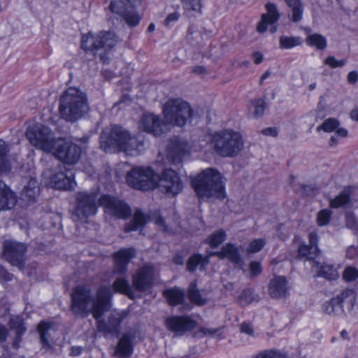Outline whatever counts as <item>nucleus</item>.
I'll return each mask as SVG.
<instances>
[{
  "label": "nucleus",
  "mask_w": 358,
  "mask_h": 358,
  "mask_svg": "<svg viewBox=\"0 0 358 358\" xmlns=\"http://www.w3.org/2000/svg\"><path fill=\"white\" fill-rule=\"evenodd\" d=\"M51 329V324L47 322H41L37 327L38 332L40 336V342L44 346L48 348H50V345L48 341L49 331Z\"/></svg>",
  "instance_id": "obj_39"
},
{
  "label": "nucleus",
  "mask_w": 358,
  "mask_h": 358,
  "mask_svg": "<svg viewBox=\"0 0 358 358\" xmlns=\"http://www.w3.org/2000/svg\"><path fill=\"white\" fill-rule=\"evenodd\" d=\"M152 220L156 225L159 226V227H162V230L163 231H167V228L165 224V222L161 216L156 215V216L153 217Z\"/></svg>",
  "instance_id": "obj_56"
},
{
  "label": "nucleus",
  "mask_w": 358,
  "mask_h": 358,
  "mask_svg": "<svg viewBox=\"0 0 358 358\" xmlns=\"http://www.w3.org/2000/svg\"><path fill=\"white\" fill-rule=\"evenodd\" d=\"M180 14L178 12H173L169 14L164 21V24L167 27H171L179 20Z\"/></svg>",
  "instance_id": "obj_52"
},
{
  "label": "nucleus",
  "mask_w": 358,
  "mask_h": 358,
  "mask_svg": "<svg viewBox=\"0 0 358 358\" xmlns=\"http://www.w3.org/2000/svg\"><path fill=\"white\" fill-rule=\"evenodd\" d=\"M111 296L112 290L109 286L100 287L94 296L88 285H78L71 294V310L75 315L83 317L91 313L96 320L98 331L104 337L117 336L120 324L128 313L125 310H115L110 313L107 321L101 319L110 308Z\"/></svg>",
  "instance_id": "obj_1"
},
{
  "label": "nucleus",
  "mask_w": 358,
  "mask_h": 358,
  "mask_svg": "<svg viewBox=\"0 0 358 358\" xmlns=\"http://www.w3.org/2000/svg\"><path fill=\"white\" fill-rule=\"evenodd\" d=\"M135 331H129L124 333L120 338L113 356L118 358H128L131 356L134 351V342Z\"/></svg>",
  "instance_id": "obj_21"
},
{
  "label": "nucleus",
  "mask_w": 358,
  "mask_h": 358,
  "mask_svg": "<svg viewBox=\"0 0 358 358\" xmlns=\"http://www.w3.org/2000/svg\"><path fill=\"white\" fill-rule=\"evenodd\" d=\"M51 152L59 161L68 164H74L80 159L81 149L75 143L58 138Z\"/></svg>",
  "instance_id": "obj_12"
},
{
  "label": "nucleus",
  "mask_w": 358,
  "mask_h": 358,
  "mask_svg": "<svg viewBox=\"0 0 358 358\" xmlns=\"http://www.w3.org/2000/svg\"><path fill=\"white\" fill-rule=\"evenodd\" d=\"M187 296L191 302L202 306L206 303L207 300L202 296L199 290L196 288L195 282H192L187 290Z\"/></svg>",
  "instance_id": "obj_38"
},
{
  "label": "nucleus",
  "mask_w": 358,
  "mask_h": 358,
  "mask_svg": "<svg viewBox=\"0 0 358 358\" xmlns=\"http://www.w3.org/2000/svg\"><path fill=\"white\" fill-rule=\"evenodd\" d=\"M289 287L287 280L284 276H275L269 283L268 292L271 297L279 299L286 297Z\"/></svg>",
  "instance_id": "obj_24"
},
{
  "label": "nucleus",
  "mask_w": 358,
  "mask_h": 358,
  "mask_svg": "<svg viewBox=\"0 0 358 358\" xmlns=\"http://www.w3.org/2000/svg\"><path fill=\"white\" fill-rule=\"evenodd\" d=\"M340 125L339 122L335 118H328L323 123L317 127V131H324V132H332Z\"/></svg>",
  "instance_id": "obj_47"
},
{
  "label": "nucleus",
  "mask_w": 358,
  "mask_h": 358,
  "mask_svg": "<svg viewBox=\"0 0 358 358\" xmlns=\"http://www.w3.org/2000/svg\"><path fill=\"white\" fill-rule=\"evenodd\" d=\"M358 80V73L356 71H350L348 75V80L350 83L354 84Z\"/></svg>",
  "instance_id": "obj_62"
},
{
  "label": "nucleus",
  "mask_w": 358,
  "mask_h": 358,
  "mask_svg": "<svg viewBox=\"0 0 358 358\" xmlns=\"http://www.w3.org/2000/svg\"><path fill=\"white\" fill-rule=\"evenodd\" d=\"M24 334L15 333V338L13 341L12 346L15 349H18L20 348V344L22 341V336Z\"/></svg>",
  "instance_id": "obj_61"
},
{
  "label": "nucleus",
  "mask_w": 358,
  "mask_h": 358,
  "mask_svg": "<svg viewBox=\"0 0 358 358\" xmlns=\"http://www.w3.org/2000/svg\"><path fill=\"white\" fill-rule=\"evenodd\" d=\"M100 146L106 152L117 149L127 155L134 156L139 155L144 150V142L140 136H131L122 127L114 125L103 131Z\"/></svg>",
  "instance_id": "obj_2"
},
{
  "label": "nucleus",
  "mask_w": 358,
  "mask_h": 358,
  "mask_svg": "<svg viewBox=\"0 0 358 358\" xmlns=\"http://www.w3.org/2000/svg\"><path fill=\"white\" fill-rule=\"evenodd\" d=\"M358 219L355 216L354 213L348 212L345 215V225L348 228L352 229L357 222Z\"/></svg>",
  "instance_id": "obj_54"
},
{
  "label": "nucleus",
  "mask_w": 358,
  "mask_h": 358,
  "mask_svg": "<svg viewBox=\"0 0 358 358\" xmlns=\"http://www.w3.org/2000/svg\"><path fill=\"white\" fill-rule=\"evenodd\" d=\"M331 216V211L328 209H323L320 210L317 217V222L319 226L327 225L330 221Z\"/></svg>",
  "instance_id": "obj_49"
},
{
  "label": "nucleus",
  "mask_w": 358,
  "mask_h": 358,
  "mask_svg": "<svg viewBox=\"0 0 358 358\" xmlns=\"http://www.w3.org/2000/svg\"><path fill=\"white\" fill-rule=\"evenodd\" d=\"M313 267L317 271V275L327 280H332L338 278L337 270L332 266L329 264H320L318 262H313Z\"/></svg>",
  "instance_id": "obj_32"
},
{
  "label": "nucleus",
  "mask_w": 358,
  "mask_h": 358,
  "mask_svg": "<svg viewBox=\"0 0 358 358\" xmlns=\"http://www.w3.org/2000/svg\"><path fill=\"white\" fill-rule=\"evenodd\" d=\"M158 186L168 196H175L182 189V183L178 173L171 169H165L161 174Z\"/></svg>",
  "instance_id": "obj_14"
},
{
  "label": "nucleus",
  "mask_w": 358,
  "mask_h": 358,
  "mask_svg": "<svg viewBox=\"0 0 358 358\" xmlns=\"http://www.w3.org/2000/svg\"><path fill=\"white\" fill-rule=\"evenodd\" d=\"M323 311L329 315L338 316L344 313V309L343 306L334 301L333 298L331 301L324 303Z\"/></svg>",
  "instance_id": "obj_40"
},
{
  "label": "nucleus",
  "mask_w": 358,
  "mask_h": 358,
  "mask_svg": "<svg viewBox=\"0 0 358 358\" xmlns=\"http://www.w3.org/2000/svg\"><path fill=\"white\" fill-rule=\"evenodd\" d=\"M334 299L343 306V303H347L352 308L356 301V292L353 289H345Z\"/></svg>",
  "instance_id": "obj_33"
},
{
  "label": "nucleus",
  "mask_w": 358,
  "mask_h": 358,
  "mask_svg": "<svg viewBox=\"0 0 358 358\" xmlns=\"http://www.w3.org/2000/svg\"><path fill=\"white\" fill-rule=\"evenodd\" d=\"M140 127L145 131L158 136L167 131V125L161 118L154 114H145L141 119Z\"/></svg>",
  "instance_id": "obj_18"
},
{
  "label": "nucleus",
  "mask_w": 358,
  "mask_h": 358,
  "mask_svg": "<svg viewBox=\"0 0 358 358\" xmlns=\"http://www.w3.org/2000/svg\"><path fill=\"white\" fill-rule=\"evenodd\" d=\"M163 114L166 122L182 127L192 115L189 104L180 98L168 100L163 107Z\"/></svg>",
  "instance_id": "obj_6"
},
{
  "label": "nucleus",
  "mask_w": 358,
  "mask_h": 358,
  "mask_svg": "<svg viewBox=\"0 0 358 358\" xmlns=\"http://www.w3.org/2000/svg\"><path fill=\"white\" fill-rule=\"evenodd\" d=\"M154 280V269L152 266H144L139 268L132 277V285L140 292L148 289Z\"/></svg>",
  "instance_id": "obj_17"
},
{
  "label": "nucleus",
  "mask_w": 358,
  "mask_h": 358,
  "mask_svg": "<svg viewBox=\"0 0 358 358\" xmlns=\"http://www.w3.org/2000/svg\"><path fill=\"white\" fill-rule=\"evenodd\" d=\"M9 328L15 330V333L24 334L26 327H24V320L22 316L12 317L8 322Z\"/></svg>",
  "instance_id": "obj_44"
},
{
  "label": "nucleus",
  "mask_w": 358,
  "mask_h": 358,
  "mask_svg": "<svg viewBox=\"0 0 358 358\" xmlns=\"http://www.w3.org/2000/svg\"><path fill=\"white\" fill-rule=\"evenodd\" d=\"M307 42L310 45L315 46L317 49H324L327 46L325 38L317 34L309 35L307 38Z\"/></svg>",
  "instance_id": "obj_45"
},
{
  "label": "nucleus",
  "mask_w": 358,
  "mask_h": 358,
  "mask_svg": "<svg viewBox=\"0 0 358 358\" xmlns=\"http://www.w3.org/2000/svg\"><path fill=\"white\" fill-rule=\"evenodd\" d=\"M10 152L8 144L3 140L0 139V174L8 173L11 169L8 155Z\"/></svg>",
  "instance_id": "obj_30"
},
{
  "label": "nucleus",
  "mask_w": 358,
  "mask_h": 358,
  "mask_svg": "<svg viewBox=\"0 0 358 358\" xmlns=\"http://www.w3.org/2000/svg\"><path fill=\"white\" fill-rule=\"evenodd\" d=\"M113 289L118 292L122 293L130 298H132L134 292L132 287L127 280L123 277L117 278L113 285Z\"/></svg>",
  "instance_id": "obj_36"
},
{
  "label": "nucleus",
  "mask_w": 358,
  "mask_h": 358,
  "mask_svg": "<svg viewBox=\"0 0 358 358\" xmlns=\"http://www.w3.org/2000/svg\"><path fill=\"white\" fill-rule=\"evenodd\" d=\"M262 271L261 264L253 261L250 264V277L254 278L261 273Z\"/></svg>",
  "instance_id": "obj_53"
},
{
  "label": "nucleus",
  "mask_w": 358,
  "mask_h": 358,
  "mask_svg": "<svg viewBox=\"0 0 358 358\" xmlns=\"http://www.w3.org/2000/svg\"><path fill=\"white\" fill-rule=\"evenodd\" d=\"M261 133L264 136H271L273 137H276L278 136V131L277 128L275 127H267L263 129Z\"/></svg>",
  "instance_id": "obj_59"
},
{
  "label": "nucleus",
  "mask_w": 358,
  "mask_h": 358,
  "mask_svg": "<svg viewBox=\"0 0 358 358\" xmlns=\"http://www.w3.org/2000/svg\"><path fill=\"white\" fill-rule=\"evenodd\" d=\"M280 48L282 49H291L301 43V39L297 36H281L279 40Z\"/></svg>",
  "instance_id": "obj_42"
},
{
  "label": "nucleus",
  "mask_w": 358,
  "mask_h": 358,
  "mask_svg": "<svg viewBox=\"0 0 358 358\" xmlns=\"http://www.w3.org/2000/svg\"><path fill=\"white\" fill-rule=\"evenodd\" d=\"M27 247L22 243L12 240H6L3 242V257L13 266L22 267Z\"/></svg>",
  "instance_id": "obj_16"
},
{
  "label": "nucleus",
  "mask_w": 358,
  "mask_h": 358,
  "mask_svg": "<svg viewBox=\"0 0 358 358\" xmlns=\"http://www.w3.org/2000/svg\"><path fill=\"white\" fill-rule=\"evenodd\" d=\"M166 327L177 336L192 330L195 327L194 320L186 316H171L165 320Z\"/></svg>",
  "instance_id": "obj_19"
},
{
  "label": "nucleus",
  "mask_w": 358,
  "mask_h": 358,
  "mask_svg": "<svg viewBox=\"0 0 358 358\" xmlns=\"http://www.w3.org/2000/svg\"><path fill=\"white\" fill-rule=\"evenodd\" d=\"M266 108V104L264 99L251 100L248 105V115L255 119L259 118L264 115Z\"/></svg>",
  "instance_id": "obj_31"
},
{
  "label": "nucleus",
  "mask_w": 358,
  "mask_h": 358,
  "mask_svg": "<svg viewBox=\"0 0 358 358\" xmlns=\"http://www.w3.org/2000/svg\"><path fill=\"white\" fill-rule=\"evenodd\" d=\"M163 296L166 299L169 304L172 306L182 304L185 301L184 291L177 287L165 289L163 292Z\"/></svg>",
  "instance_id": "obj_29"
},
{
  "label": "nucleus",
  "mask_w": 358,
  "mask_h": 358,
  "mask_svg": "<svg viewBox=\"0 0 358 358\" xmlns=\"http://www.w3.org/2000/svg\"><path fill=\"white\" fill-rule=\"evenodd\" d=\"M217 256L222 259L227 258L231 263L241 269H243V262L242 261L238 248L233 244L227 243L222 247L221 251L211 252L205 257L196 254L189 257L187 263V271L192 272L199 266L200 270H204L209 263L210 257Z\"/></svg>",
  "instance_id": "obj_5"
},
{
  "label": "nucleus",
  "mask_w": 358,
  "mask_h": 358,
  "mask_svg": "<svg viewBox=\"0 0 358 358\" xmlns=\"http://www.w3.org/2000/svg\"><path fill=\"white\" fill-rule=\"evenodd\" d=\"M9 334L8 329L4 325L0 324V343H4Z\"/></svg>",
  "instance_id": "obj_57"
},
{
  "label": "nucleus",
  "mask_w": 358,
  "mask_h": 358,
  "mask_svg": "<svg viewBox=\"0 0 358 358\" xmlns=\"http://www.w3.org/2000/svg\"><path fill=\"white\" fill-rule=\"evenodd\" d=\"M59 110L62 118L76 122L90 110L87 94L83 91H65L61 96Z\"/></svg>",
  "instance_id": "obj_4"
},
{
  "label": "nucleus",
  "mask_w": 358,
  "mask_h": 358,
  "mask_svg": "<svg viewBox=\"0 0 358 358\" xmlns=\"http://www.w3.org/2000/svg\"><path fill=\"white\" fill-rule=\"evenodd\" d=\"M324 64L331 68H338L344 66L345 61L336 59L334 57H328L325 59Z\"/></svg>",
  "instance_id": "obj_51"
},
{
  "label": "nucleus",
  "mask_w": 358,
  "mask_h": 358,
  "mask_svg": "<svg viewBox=\"0 0 358 358\" xmlns=\"http://www.w3.org/2000/svg\"><path fill=\"white\" fill-rule=\"evenodd\" d=\"M350 196L347 191H343L334 199H329V206L332 208H338L346 206L350 203Z\"/></svg>",
  "instance_id": "obj_41"
},
{
  "label": "nucleus",
  "mask_w": 358,
  "mask_h": 358,
  "mask_svg": "<svg viewBox=\"0 0 358 358\" xmlns=\"http://www.w3.org/2000/svg\"><path fill=\"white\" fill-rule=\"evenodd\" d=\"M192 185L201 199L223 200L226 196L223 177L215 169L203 170L192 180Z\"/></svg>",
  "instance_id": "obj_3"
},
{
  "label": "nucleus",
  "mask_w": 358,
  "mask_h": 358,
  "mask_svg": "<svg viewBox=\"0 0 358 358\" xmlns=\"http://www.w3.org/2000/svg\"><path fill=\"white\" fill-rule=\"evenodd\" d=\"M25 136L34 147L45 152L53 151L54 144L57 140L48 127L38 123L29 125Z\"/></svg>",
  "instance_id": "obj_7"
},
{
  "label": "nucleus",
  "mask_w": 358,
  "mask_h": 358,
  "mask_svg": "<svg viewBox=\"0 0 358 358\" xmlns=\"http://www.w3.org/2000/svg\"><path fill=\"white\" fill-rule=\"evenodd\" d=\"M98 205V194L95 191L78 192L73 216L77 220H85L96 213Z\"/></svg>",
  "instance_id": "obj_11"
},
{
  "label": "nucleus",
  "mask_w": 358,
  "mask_h": 358,
  "mask_svg": "<svg viewBox=\"0 0 358 358\" xmlns=\"http://www.w3.org/2000/svg\"><path fill=\"white\" fill-rule=\"evenodd\" d=\"M308 238L309 245L302 244L299 247L298 257L313 260L320 252L317 248L318 236L315 231H313L309 234Z\"/></svg>",
  "instance_id": "obj_23"
},
{
  "label": "nucleus",
  "mask_w": 358,
  "mask_h": 358,
  "mask_svg": "<svg viewBox=\"0 0 358 358\" xmlns=\"http://www.w3.org/2000/svg\"><path fill=\"white\" fill-rule=\"evenodd\" d=\"M240 330L242 333H245L250 336L254 335L252 326L250 323L243 322L241 324Z\"/></svg>",
  "instance_id": "obj_55"
},
{
  "label": "nucleus",
  "mask_w": 358,
  "mask_h": 358,
  "mask_svg": "<svg viewBox=\"0 0 358 358\" xmlns=\"http://www.w3.org/2000/svg\"><path fill=\"white\" fill-rule=\"evenodd\" d=\"M182 7L188 14L201 15L202 14V0H180Z\"/></svg>",
  "instance_id": "obj_35"
},
{
  "label": "nucleus",
  "mask_w": 358,
  "mask_h": 358,
  "mask_svg": "<svg viewBox=\"0 0 358 358\" xmlns=\"http://www.w3.org/2000/svg\"><path fill=\"white\" fill-rule=\"evenodd\" d=\"M128 185L135 189L147 191L156 187V178L150 167L136 166L127 174Z\"/></svg>",
  "instance_id": "obj_9"
},
{
  "label": "nucleus",
  "mask_w": 358,
  "mask_h": 358,
  "mask_svg": "<svg viewBox=\"0 0 358 358\" xmlns=\"http://www.w3.org/2000/svg\"><path fill=\"white\" fill-rule=\"evenodd\" d=\"M71 171H60L55 173L50 178L53 187L58 189H71L76 185Z\"/></svg>",
  "instance_id": "obj_26"
},
{
  "label": "nucleus",
  "mask_w": 358,
  "mask_h": 358,
  "mask_svg": "<svg viewBox=\"0 0 358 358\" xmlns=\"http://www.w3.org/2000/svg\"><path fill=\"white\" fill-rule=\"evenodd\" d=\"M266 241L263 238L254 239L250 242L248 248V253H256L259 252L265 245Z\"/></svg>",
  "instance_id": "obj_48"
},
{
  "label": "nucleus",
  "mask_w": 358,
  "mask_h": 358,
  "mask_svg": "<svg viewBox=\"0 0 358 358\" xmlns=\"http://www.w3.org/2000/svg\"><path fill=\"white\" fill-rule=\"evenodd\" d=\"M266 8L267 13L262 15V20L257 27V31L261 33L264 32L268 26L273 25L279 19V14L274 4L267 3Z\"/></svg>",
  "instance_id": "obj_27"
},
{
  "label": "nucleus",
  "mask_w": 358,
  "mask_h": 358,
  "mask_svg": "<svg viewBox=\"0 0 358 358\" xmlns=\"http://www.w3.org/2000/svg\"><path fill=\"white\" fill-rule=\"evenodd\" d=\"M99 206L105 208V212L119 219H126L131 215L130 208L123 201L108 195L99 198Z\"/></svg>",
  "instance_id": "obj_15"
},
{
  "label": "nucleus",
  "mask_w": 358,
  "mask_h": 358,
  "mask_svg": "<svg viewBox=\"0 0 358 358\" xmlns=\"http://www.w3.org/2000/svg\"><path fill=\"white\" fill-rule=\"evenodd\" d=\"M17 201L16 194L0 180V211L12 209Z\"/></svg>",
  "instance_id": "obj_25"
},
{
  "label": "nucleus",
  "mask_w": 358,
  "mask_h": 358,
  "mask_svg": "<svg viewBox=\"0 0 358 358\" xmlns=\"http://www.w3.org/2000/svg\"><path fill=\"white\" fill-rule=\"evenodd\" d=\"M146 222L145 216L142 213L141 211L137 210L135 212L133 219L131 220V222L125 225L124 231L130 232L131 231H136L143 227Z\"/></svg>",
  "instance_id": "obj_34"
},
{
  "label": "nucleus",
  "mask_w": 358,
  "mask_h": 358,
  "mask_svg": "<svg viewBox=\"0 0 358 358\" xmlns=\"http://www.w3.org/2000/svg\"><path fill=\"white\" fill-rule=\"evenodd\" d=\"M111 12L121 15L130 27L137 26L141 17L132 6L131 0L113 1L110 4Z\"/></svg>",
  "instance_id": "obj_13"
},
{
  "label": "nucleus",
  "mask_w": 358,
  "mask_h": 358,
  "mask_svg": "<svg viewBox=\"0 0 358 358\" xmlns=\"http://www.w3.org/2000/svg\"><path fill=\"white\" fill-rule=\"evenodd\" d=\"M243 147L240 134L224 131L215 136V150L222 157H234Z\"/></svg>",
  "instance_id": "obj_8"
},
{
  "label": "nucleus",
  "mask_w": 358,
  "mask_h": 358,
  "mask_svg": "<svg viewBox=\"0 0 358 358\" xmlns=\"http://www.w3.org/2000/svg\"><path fill=\"white\" fill-rule=\"evenodd\" d=\"M117 38L113 32L102 31L95 36L92 32L83 34L81 38V47L86 52L96 54L99 50L103 48L107 51L115 45Z\"/></svg>",
  "instance_id": "obj_10"
},
{
  "label": "nucleus",
  "mask_w": 358,
  "mask_h": 358,
  "mask_svg": "<svg viewBox=\"0 0 358 358\" xmlns=\"http://www.w3.org/2000/svg\"><path fill=\"white\" fill-rule=\"evenodd\" d=\"M291 8L290 17L293 22L299 21L303 16V8L300 0H285Z\"/></svg>",
  "instance_id": "obj_37"
},
{
  "label": "nucleus",
  "mask_w": 358,
  "mask_h": 358,
  "mask_svg": "<svg viewBox=\"0 0 358 358\" xmlns=\"http://www.w3.org/2000/svg\"><path fill=\"white\" fill-rule=\"evenodd\" d=\"M136 250L133 248H122L113 254L115 262L114 273L124 274L127 270V265L135 257Z\"/></svg>",
  "instance_id": "obj_22"
},
{
  "label": "nucleus",
  "mask_w": 358,
  "mask_h": 358,
  "mask_svg": "<svg viewBox=\"0 0 358 358\" xmlns=\"http://www.w3.org/2000/svg\"><path fill=\"white\" fill-rule=\"evenodd\" d=\"M348 131L345 128H339V127H338L336 129V135H337L338 136L345 138V137L348 136Z\"/></svg>",
  "instance_id": "obj_64"
},
{
  "label": "nucleus",
  "mask_w": 358,
  "mask_h": 358,
  "mask_svg": "<svg viewBox=\"0 0 358 358\" xmlns=\"http://www.w3.org/2000/svg\"><path fill=\"white\" fill-rule=\"evenodd\" d=\"M343 278L347 282H352L357 280L358 269L352 266L345 268L343 273Z\"/></svg>",
  "instance_id": "obj_50"
},
{
  "label": "nucleus",
  "mask_w": 358,
  "mask_h": 358,
  "mask_svg": "<svg viewBox=\"0 0 358 358\" xmlns=\"http://www.w3.org/2000/svg\"><path fill=\"white\" fill-rule=\"evenodd\" d=\"M252 58L254 59V62L257 64H260L262 62L264 59L263 54L260 52H256L253 54Z\"/></svg>",
  "instance_id": "obj_63"
},
{
  "label": "nucleus",
  "mask_w": 358,
  "mask_h": 358,
  "mask_svg": "<svg viewBox=\"0 0 358 358\" xmlns=\"http://www.w3.org/2000/svg\"><path fill=\"white\" fill-rule=\"evenodd\" d=\"M252 358H287V355L280 351L271 349L259 352Z\"/></svg>",
  "instance_id": "obj_46"
},
{
  "label": "nucleus",
  "mask_w": 358,
  "mask_h": 358,
  "mask_svg": "<svg viewBox=\"0 0 358 358\" xmlns=\"http://www.w3.org/2000/svg\"><path fill=\"white\" fill-rule=\"evenodd\" d=\"M40 189L37 180L31 178L21 193L22 199L27 203H33L36 201Z\"/></svg>",
  "instance_id": "obj_28"
},
{
  "label": "nucleus",
  "mask_w": 358,
  "mask_h": 358,
  "mask_svg": "<svg viewBox=\"0 0 358 358\" xmlns=\"http://www.w3.org/2000/svg\"><path fill=\"white\" fill-rule=\"evenodd\" d=\"M84 348L80 346H72L70 349V356L71 357H78L82 354Z\"/></svg>",
  "instance_id": "obj_60"
},
{
  "label": "nucleus",
  "mask_w": 358,
  "mask_h": 358,
  "mask_svg": "<svg viewBox=\"0 0 358 358\" xmlns=\"http://www.w3.org/2000/svg\"><path fill=\"white\" fill-rule=\"evenodd\" d=\"M302 193L306 196L314 195L317 189L310 185H302L301 186Z\"/></svg>",
  "instance_id": "obj_58"
},
{
  "label": "nucleus",
  "mask_w": 358,
  "mask_h": 358,
  "mask_svg": "<svg viewBox=\"0 0 358 358\" xmlns=\"http://www.w3.org/2000/svg\"><path fill=\"white\" fill-rule=\"evenodd\" d=\"M226 234L223 230H218L211 234L208 238H207V243L210 245L212 248H217L219 246L222 242H224L226 239Z\"/></svg>",
  "instance_id": "obj_43"
},
{
  "label": "nucleus",
  "mask_w": 358,
  "mask_h": 358,
  "mask_svg": "<svg viewBox=\"0 0 358 358\" xmlns=\"http://www.w3.org/2000/svg\"><path fill=\"white\" fill-rule=\"evenodd\" d=\"M187 152V143L185 140L176 137L171 138L167 145L168 158L173 164L180 163Z\"/></svg>",
  "instance_id": "obj_20"
}]
</instances>
